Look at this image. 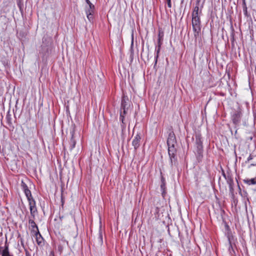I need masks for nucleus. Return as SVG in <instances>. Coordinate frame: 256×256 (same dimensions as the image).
Returning a JSON list of instances; mask_svg holds the SVG:
<instances>
[{"instance_id":"f257e3e1","label":"nucleus","mask_w":256,"mask_h":256,"mask_svg":"<svg viewBox=\"0 0 256 256\" xmlns=\"http://www.w3.org/2000/svg\"><path fill=\"white\" fill-rule=\"evenodd\" d=\"M192 30L194 32V36L198 38L201 32V20L200 17H192Z\"/></svg>"},{"instance_id":"f03ea898","label":"nucleus","mask_w":256,"mask_h":256,"mask_svg":"<svg viewBox=\"0 0 256 256\" xmlns=\"http://www.w3.org/2000/svg\"><path fill=\"white\" fill-rule=\"evenodd\" d=\"M196 153L198 160H200L202 157L203 146L200 134H196Z\"/></svg>"},{"instance_id":"7ed1b4c3","label":"nucleus","mask_w":256,"mask_h":256,"mask_svg":"<svg viewBox=\"0 0 256 256\" xmlns=\"http://www.w3.org/2000/svg\"><path fill=\"white\" fill-rule=\"evenodd\" d=\"M94 8L95 7L94 5L86 7L85 12L86 14V17L90 22H92L94 20Z\"/></svg>"},{"instance_id":"20e7f679","label":"nucleus","mask_w":256,"mask_h":256,"mask_svg":"<svg viewBox=\"0 0 256 256\" xmlns=\"http://www.w3.org/2000/svg\"><path fill=\"white\" fill-rule=\"evenodd\" d=\"M228 243L230 244L229 246V250L230 252V253L232 254L233 252L234 254H235V252L234 249V246H236V240H234V236H232V233H228Z\"/></svg>"},{"instance_id":"39448f33","label":"nucleus","mask_w":256,"mask_h":256,"mask_svg":"<svg viewBox=\"0 0 256 256\" xmlns=\"http://www.w3.org/2000/svg\"><path fill=\"white\" fill-rule=\"evenodd\" d=\"M32 232L36 236V242L37 244L40 246H42L44 244V239L41 236L38 230H32Z\"/></svg>"},{"instance_id":"423d86ee","label":"nucleus","mask_w":256,"mask_h":256,"mask_svg":"<svg viewBox=\"0 0 256 256\" xmlns=\"http://www.w3.org/2000/svg\"><path fill=\"white\" fill-rule=\"evenodd\" d=\"M129 104L128 98L124 96H123L121 102L120 112H126L128 111V106Z\"/></svg>"},{"instance_id":"0eeeda50","label":"nucleus","mask_w":256,"mask_h":256,"mask_svg":"<svg viewBox=\"0 0 256 256\" xmlns=\"http://www.w3.org/2000/svg\"><path fill=\"white\" fill-rule=\"evenodd\" d=\"M199 5L200 2L198 1L196 4V6L194 8L193 11L192 12V17L200 18V16L202 14V8H200Z\"/></svg>"},{"instance_id":"6e6552de","label":"nucleus","mask_w":256,"mask_h":256,"mask_svg":"<svg viewBox=\"0 0 256 256\" xmlns=\"http://www.w3.org/2000/svg\"><path fill=\"white\" fill-rule=\"evenodd\" d=\"M176 143V136L173 132H170L167 140L168 146H175Z\"/></svg>"},{"instance_id":"1a4fd4ad","label":"nucleus","mask_w":256,"mask_h":256,"mask_svg":"<svg viewBox=\"0 0 256 256\" xmlns=\"http://www.w3.org/2000/svg\"><path fill=\"white\" fill-rule=\"evenodd\" d=\"M226 182L229 186L230 194L232 196H234V181L233 179L230 176H228L226 178Z\"/></svg>"},{"instance_id":"9d476101","label":"nucleus","mask_w":256,"mask_h":256,"mask_svg":"<svg viewBox=\"0 0 256 256\" xmlns=\"http://www.w3.org/2000/svg\"><path fill=\"white\" fill-rule=\"evenodd\" d=\"M141 137L140 134H137L132 140V144L135 150H136L140 146Z\"/></svg>"},{"instance_id":"9b49d317","label":"nucleus","mask_w":256,"mask_h":256,"mask_svg":"<svg viewBox=\"0 0 256 256\" xmlns=\"http://www.w3.org/2000/svg\"><path fill=\"white\" fill-rule=\"evenodd\" d=\"M232 119L234 124L236 126L238 125L241 119V113H234L232 116Z\"/></svg>"},{"instance_id":"f8f14e48","label":"nucleus","mask_w":256,"mask_h":256,"mask_svg":"<svg viewBox=\"0 0 256 256\" xmlns=\"http://www.w3.org/2000/svg\"><path fill=\"white\" fill-rule=\"evenodd\" d=\"M39 53L42 54L43 58L48 56L49 55L48 46H42L40 50H39Z\"/></svg>"},{"instance_id":"ddd939ff","label":"nucleus","mask_w":256,"mask_h":256,"mask_svg":"<svg viewBox=\"0 0 256 256\" xmlns=\"http://www.w3.org/2000/svg\"><path fill=\"white\" fill-rule=\"evenodd\" d=\"M71 134V138L70 141V150H72L76 144V141L74 138V129L72 128V130L70 131Z\"/></svg>"},{"instance_id":"4468645a","label":"nucleus","mask_w":256,"mask_h":256,"mask_svg":"<svg viewBox=\"0 0 256 256\" xmlns=\"http://www.w3.org/2000/svg\"><path fill=\"white\" fill-rule=\"evenodd\" d=\"M242 108L240 109L239 112H241V111H249L250 110V104L248 102H244L241 104Z\"/></svg>"},{"instance_id":"2eb2a0df","label":"nucleus","mask_w":256,"mask_h":256,"mask_svg":"<svg viewBox=\"0 0 256 256\" xmlns=\"http://www.w3.org/2000/svg\"><path fill=\"white\" fill-rule=\"evenodd\" d=\"M34 218H32L30 217L28 220V224L32 228V230H38V228L37 225L34 222Z\"/></svg>"},{"instance_id":"dca6fc26","label":"nucleus","mask_w":256,"mask_h":256,"mask_svg":"<svg viewBox=\"0 0 256 256\" xmlns=\"http://www.w3.org/2000/svg\"><path fill=\"white\" fill-rule=\"evenodd\" d=\"M96 243L100 246H102L103 244L102 234L101 228H100L98 236L96 240Z\"/></svg>"},{"instance_id":"f3484780","label":"nucleus","mask_w":256,"mask_h":256,"mask_svg":"<svg viewBox=\"0 0 256 256\" xmlns=\"http://www.w3.org/2000/svg\"><path fill=\"white\" fill-rule=\"evenodd\" d=\"M160 50V46H156L155 48V52H156V54L154 56V66H155L158 62V59L159 56V54Z\"/></svg>"},{"instance_id":"a211bd4d","label":"nucleus","mask_w":256,"mask_h":256,"mask_svg":"<svg viewBox=\"0 0 256 256\" xmlns=\"http://www.w3.org/2000/svg\"><path fill=\"white\" fill-rule=\"evenodd\" d=\"M2 256H11L8 251V246L6 244L4 248L2 250H0Z\"/></svg>"},{"instance_id":"6ab92c4d","label":"nucleus","mask_w":256,"mask_h":256,"mask_svg":"<svg viewBox=\"0 0 256 256\" xmlns=\"http://www.w3.org/2000/svg\"><path fill=\"white\" fill-rule=\"evenodd\" d=\"M176 150L175 146H168V156L176 155Z\"/></svg>"},{"instance_id":"aec40b11","label":"nucleus","mask_w":256,"mask_h":256,"mask_svg":"<svg viewBox=\"0 0 256 256\" xmlns=\"http://www.w3.org/2000/svg\"><path fill=\"white\" fill-rule=\"evenodd\" d=\"M30 217L32 218H35V216L38 214L37 208L36 206H32L30 208Z\"/></svg>"},{"instance_id":"412c9836","label":"nucleus","mask_w":256,"mask_h":256,"mask_svg":"<svg viewBox=\"0 0 256 256\" xmlns=\"http://www.w3.org/2000/svg\"><path fill=\"white\" fill-rule=\"evenodd\" d=\"M14 116V113H6V119L7 122L9 125L12 124V117Z\"/></svg>"},{"instance_id":"4be33fe9","label":"nucleus","mask_w":256,"mask_h":256,"mask_svg":"<svg viewBox=\"0 0 256 256\" xmlns=\"http://www.w3.org/2000/svg\"><path fill=\"white\" fill-rule=\"evenodd\" d=\"M169 157L170 160L171 166H176L178 164V161L176 155L170 156Z\"/></svg>"},{"instance_id":"5701e85b","label":"nucleus","mask_w":256,"mask_h":256,"mask_svg":"<svg viewBox=\"0 0 256 256\" xmlns=\"http://www.w3.org/2000/svg\"><path fill=\"white\" fill-rule=\"evenodd\" d=\"M244 182L248 185L256 184V176L251 179H246L244 180Z\"/></svg>"},{"instance_id":"b1692460","label":"nucleus","mask_w":256,"mask_h":256,"mask_svg":"<svg viewBox=\"0 0 256 256\" xmlns=\"http://www.w3.org/2000/svg\"><path fill=\"white\" fill-rule=\"evenodd\" d=\"M242 6L243 12L245 16H248V8L246 6V0H242Z\"/></svg>"},{"instance_id":"393cba45","label":"nucleus","mask_w":256,"mask_h":256,"mask_svg":"<svg viewBox=\"0 0 256 256\" xmlns=\"http://www.w3.org/2000/svg\"><path fill=\"white\" fill-rule=\"evenodd\" d=\"M28 201L30 208L36 206V201L34 200L32 197V198H29V199H28Z\"/></svg>"},{"instance_id":"a878e982","label":"nucleus","mask_w":256,"mask_h":256,"mask_svg":"<svg viewBox=\"0 0 256 256\" xmlns=\"http://www.w3.org/2000/svg\"><path fill=\"white\" fill-rule=\"evenodd\" d=\"M160 189L162 192V195L164 196L166 194V183H161L160 184Z\"/></svg>"},{"instance_id":"bb28decb","label":"nucleus","mask_w":256,"mask_h":256,"mask_svg":"<svg viewBox=\"0 0 256 256\" xmlns=\"http://www.w3.org/2000/svg\"><path fill=\"white\" fill-rule=\"evenodd\" d=\"M24 192L25 194V195H26L27 199H29V198H32V196L31 192L30 191V190L29 189L26 190Z\"/></svg>"},{"instance_id":"cd10ccee","label":"nucleus","mask_w":256,"mask_h":256,"mask_svg":"<svg viewBox=\"0 0 256 256\" xmlns=\"http://www.w3.org/2000/svg\"><path fill=\"white\" fill-rule=\"evenodd\" d=\"M21 186L22 188V189L24 191L26 190H27L28 189V186H27V185L26 184H25L23 180L22 181V183H21Z\"/></svg>"},{"instance_id":"c85d7f7f","label":"nucleus","mask_w":256,"mask_h":256,"mask_svg":"<svg viewBox=\"0 0 256 256\" xmlns=\"http://www.w3.org/2000/svg\"><path fill=\"white\" fill-rule=\"evenodd\" d=\"M126 113H120V120L122 121V123L124 124V114Z\"/></svg>"},{"instance_id":"c756f323","label":"nucleus","mask_w":256,"mask_h":256,"mask_svg":"<svg viewBox=\"0 0 256 256\" xmlns=\"http://www.w3.org/2000/svg\"><path fill=\"white\" fill-rule=\"evenodd\" d=\"M158 37V40H162V37H163V32L159 31Z\"/></svg>"},{"instance_id":"7c9ffc66","label":"nucleus","mask_w":256,"mask_h":256,"mask_svg":"<svg viewBox=\"0 0 256 256\" xmlns=\"http://www.w3.org/2000/svg\"><path fill=\"white\" fill-rule=\"evenodd\" d=\"M231 36H232V38H231V40H232V46H234V33H232V34L231 35Z\"/></svg>"},{"instance_id":"2f4dec72","label":"nucleus","mask_w":256,"mask_h":256,"mask_svg":"<svg viewBox=\"0 0 256 256\" xmlns=\"http://www.w3.org/2000/svg\"><path fill=\"white\" fill-rule=\"evenodd\" d=\"M166 2H167L168 6L169 8H171L172 6V2H171V0H166Z\"/></svg>"},{"instance_id":"473e14b6","label":"nucleus","mask_w":256,"mask_h":256,"mask_svg":"<svg viewBox=\"0 0 256 256\" xmlns=\"http://www.w3.org/2000/svg\"><path fill=\"white\" fill-rule=\"evenodd\" d=\"M86 4H88V6H92L94 5L90 2V0H86Z\"/></svg>"},{"instance_id":"72a5a7b5","label":"nucleus","mask_w":256,"mask_h":256,"mask_svg":"<svg viewBox=\"0 0 256 256\" xmlns=\"http://www.w3.org/2000/svg\"><path fill=\"white\" fill-rule=\"evenodd\" d=\"M160 181H161V183H166L165 179L164 178V176H162V174H161V180H160Z\"/></svg>"},{"instance_id":"f704fd0d","label":"nucleus","mask_w":256,"mask_h":256,"mask_svg":"<svg viewBox=\"0 0 256 256\" xmlns=\"http://www.w3.org/2000/svg\"><path fill=\"white\" fill-rule=\"evenodd\" d=\"M134 44V33L132 32V42L131 46H132Z\"/></svg>"},{"instance_id":"c9c22d12","label":"nucleus","mask_w":256,"mask_h":256,"mask_svg":"<svg viewBox=\"0 0 256 256\" xmlns=\"http://www.w3.org/2000/svg\"><path fill=\"white\" fill-rule=\"evenodd\" d=\"M252 156L251 154H250L248 158V162H249L250 160H252Z\"/></svg>"},{"instance_id":"e433bc0d","label":"nucleus","mask_w":256,"mask_h":256,"mask_svg":"<svg viewBox=\"0 0 256 256\" xmlns=\"http://www.w3.org/2000/svg\"><path fill=\"white\" fill-rule=\"evenodd\" d=\"M58 249L60 252H62V247L61 246H59L58 247Z\"/></svg>"},{"instance_id":"4c0bfd02","label":"nucleus","mask_w":256,"mask_h":256,"mask_svg":"<svg viewBox=\"0 0 256 256\" xmlns=\"http://www.w3.org/2000/svg\"><path fill=\"white\" fill-rule=\"evenodd\" d=\"M222 176H224V177L226 180V178H227L228 176H226V174H225V173H224V171L222 172Z\"/></svg>"},{"instance_id":"58836bf2","label":"nucleus","mask_w":256,"mask_h":256,"mask_svg":"<svg viewBox=\"0 0 256 256\" xmlns=\"http://www.w3.org/2000/svg\"><path fill=\"white\" fill-rule=\"evenodd\" d=\"M161 45H162L161 40H158V46H160V47H161Z\"/></svg>"},{"instance_id":"ea45409f","label":"nucleus","mask_w":256,"mask_h":256,"mask_svg":"<svg viewBox=\"0 0 256 256\" xmlns=\"http://www.w3.org/2000/svg\"><path fill=\"white\" fill-rule=\"evenodd\" d=\"M48 256H54V254L52 252H51V253Z\"/></svg>"},{"instance_id":"a19ab883","label":"nucleus","mask_w":256,"mask_h":256,"mask_svg":"<svg viewBox=\"0 0 256 256\" xmlns=\"http://www.w3.org/2000/svg\"><path fill=\"white\" fill-rule=\"evenodd\" d=\"M26 256H30V254L28 252H26Z\"/></svg>"},{"instance_id":"79ce46f5","label":"nucleus","mask_w":256,"mask_h":256,"mask_svg":"<svg viewBox=\"0 0 256 256\" xmlns=\"http://www.w3.org/2000/svg\"><path fill=\"white\" fill-rule=\"evenodd\" d=\"M238 188L240 189V190H241V189H240V186H239V185H238Z\"/></svg>"},{"instance_id":"37998d69","label":"nucleus","mask_w":256,"mask_h":256,"mask_svg":"<svg viewBox=\"0 0 256 256\" xmlns=\"http://www.w3.org/2000/svg\"><path fill=\"white\" fill-rule=\"evenodd\" d=\"M254 118L256 116V113H254Z\"/></svg>"},{"instance_id":"c03bdc74","label":"nucleus","mask_w":256,"mask_h":256,"mask_svg":"<svg viewBox=\"0 0 256 256\" xmlns=\"http://www.w3.org/2000/svg\"><path fill=\"white\" fill-rule=\"evenodd\" d=\"M256 164H251L250 166H255Z\"/></svg>"},{"instance_id":"a18cd8bd","label":"nucleus","mask_w":256,"mask_h":256,"mask_svg":"<svg viewBox=\"0 0 256 256\" xmlns=\"http://www.w3.org/2000/svg\"><path fill=\"white\" fill-rule=\"evenodd\" d=\"M66 244H68V242L66 241Z\"/></svg>"}]
</instances>
